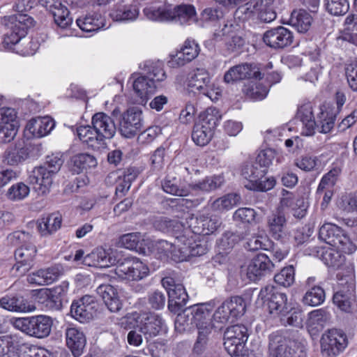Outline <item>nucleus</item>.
Returning <instances> with one entry per match:
<instances>
[{
  "instance_id": "37998d69",
  "label": "nucleus",
  "mask_w": 357,
  "mask_h": 357,
  "mask_svg": "<svg viewBox=\"0 0 357 357\" xmlns=\"http://www.w3.org/2000/svg\"><path fill=\"white\" fill-rule=\"evenodd\" d=\"M261 75L244 85L243 92L247 98L254 101H258L264 100L267 96L269 86L264 85L261 82Z\"/></svg>"
},
{
  "instance_id": "7ed1b4c3",
  "label": "nucleus",
  "mask_w": 357,
  "mask_h": 357,
  "mask_svg": "<svg viewBox=\"0 0 357 357\" xmlns=\"http://www.w3.org/2000/svg\"><path fill=\"white\" fill-rule=\"evenodd\" d=\"M276 151L266 149L259 152L255 162H246L241 170L243 177L246 180L245 187L250 190L268 191L275 185L273 177H265L267 168L275 158Z\"/></svg>"
},
{
  "instance_id": "79ce46f5",
  "label": "nucleus",
  "mask_w": 357,
  "mask_h": 357,
  "mask_svg": "<svg viewBox=\"0 0 357 357\" xmlns=\"http://www.w3.org/2000/svg\"><path fill=\"white\" fill-rule=\"evenodd\" d=\"M139 9L136 4L119 5L111 10L109 16L113 21L131 22L136 20Z\"/></svg>"
},
{
  "instance_id": "423d86ee",
  "label": "nucleus",
  "mask_w": 357,
  "mask_h": 357,
  "mask_svg": "<svg viewBox=\"0 0 357 357\" xmlns=\"http://www.w3.org/2000/svg\"><path fill=\"white\" fill-rule=\"evenodd\" d=\"M10 323L15 328L29 336L44 338L50 334L53 320L49 316L40 314L13 318L10 319Z\"/></svg>"
},
{
  "instance_id": "864d4df0",
  "label": "nucleus",
  "mask_w": 357,
  "mask_h": 357,
  "mask_svg": "<svg viewBox=\"0 0 357 357\" xmlns=\"http://www.w3.org/2000/svg\"><path fill=\"white\" fill-rule=\"evenodd\" d=\"M335 119L336 112L328 106H321L318 116V122L320 125L319 132L324 134L329 133L334 128Z\"/></svg>"
},
{
  "instance_id": "bf43d9fd",
  "label": "nucleus",
  "mask_w": 357,
  "mask_h": 357,
  "mask_svg": "<svg viewBox=\"0 0 357 357\" xmlns=\"http://www.w3.org/2000/svg\"><path fill=\"white\" fill-rule=\"evenodd\" d=\"M222 17L223 13L220 9L206 8L201 13L200 17L197 22L203 27L213 26H215Z\"/></svg>"
},
{
  "instance_id": "c756f323",
  "label": "nucleus",
  "mask_w": 357,
  "mask_h": 357,
  "mask_svg": "<svg viewBox=\"0 0 357 357\" xmlns=\"http://www.w3.org/2000/svg\"><path fill=\"white\" fill-rule=\"evenodd\" d=\"M261 72L255 66L249 63H242L230 68L224 75V82L227 84H234L238 81L257 78Z\"/></svg>"
},
{
  "instance_id": "4468645a",
  "label": "nucleus",
  "mask_w": 357,
  "mask_h": 357,
  "mask_svg": "<svg viewBox=\"0 0 357 357\" xmlns=\"http://www.w3.org/2000/svg\"><path fill=\"white\" fill-rule=\"evenodd\" d=\"M248 340L247 328L243 325L229 327L224 334V346L231 357H241Z\"/></svg>"
},
{
  "instance_id": "f257e3e1",
  "label": "nucleus",
  "mask_w": 357,
  "mask_h": 357,
  "mask_svg": "<svg viewBox=\"0 0 357 357\" xmlns=\"http://www.w3.org/2000/svg\"><path fill=\"white\" fill-rule=\"evenodd\" d=\"M215 303L210 301L197 303L190 306L182 313H178L175 319L176 330H185L190 324H194L198 331V337L195 344L194 350L199 353L206 344L208 337L214 329L212 322L211 312L214 308Z\"/></svg>"
},
{
  "instance_id": "5fc2aeb1",
  "label": "nucleus",
  "mask_w": 357,
  "mask_h": 357,
  "mask_svg": "<svg viewBox=\"0 0 357 357\" xmlns=\"http://www.w3.org/2000/svg\"><path fill=\"white\" fill-rule=\"evenodd\" d=\"M155 228L164 233H169L175 236L182 234L181 229L183 225L176 220H171L165 217H161L155 220Z\"/></svg>"
},
{
  "instance_id": "9d476101",
  "label": "nucleus",
  "mask_w": 357,
  "mask_h": 357,
  "mask_svg": "<svg viewBox=\"0 0 357 357\" xmlns=\"http://www.w3.org/2000/svg\"><path fill=\"white\" fill-rule=\"evenodd\" d=\"M259 300L266 303L269 314L274 317H283L289 312L287 295L278 291L272 284H268L260 290L257 302Z\"/></svg>"
},
{
  "instance_id": "338daca9",
  "label": "nucleus",
  "mask_w": 357,
  "mask_h": 357,
  "mask_svg": "<svg viewBox=\"0 0 357 357\" xmlns=\"http://www.w3.org/2000/svg\"><path fill=\"white\" fill-rule=\"evenodd\" d=\"M340 173V169L334 167L326 174L321 178L317 190V195H321L324 190H332L337 177Z\"/></svg>"
},
{
  "instance_id": "b1692460",
  "label": "nucleus",
  "mask_w": 357,
  "mask_h": 357,
  "mask_svg": "<svg viewBox=\"0 0 357 357\" xmlns=\"http://www.w3.org/2000/svg\"><path fill=\"white\" fill-rule=\"evenodd\" d=\"M199 46L194 40H186L181 49L169 55L167 63L171 68L183 66L195 59L199 52Z\"/></svg>"
},
{
  "instance_id": "f3484780",
  "label": "nucleus",
  "mask_w": 357,
  "mask_h": 357,
  "mask_svg": "<svg viewBox=\"0 0 357 357\" xmlns=\"http://www.w3.org/2000/svg\"><path fill=\"white\" fill-rule=\"evenodd\" d=\"M162 284L169 296V310L171 312H177L188 301V296L183 285L176 282L172 277L162 278Z\"/></svg>"
},
{
  "instance_id": "4be33fe9",
  "label": "nucleus",
  "mask_w": 357,
  "mask_h": 357,
  "mask_svg": "<svg viewBox=\"0 0 357 357\" xmlns=\"http://www.w3.org/2000/svg\"><path fill=\"white\" fill-rule=\"evenodd\" d=\"M173 6L160 0L149 1L143 9V13L149 20L157 22H171Z\"/></svg>"
},
{
  "instance_id": "5701e85b",
  "label": "nucleus",
  "mask_w": 357,
  "mask_h": 357,
  "mask_svg": "<svg viewBox=\"0 0 357 357\" xmlns=\"http://www.w3.org/2000/svg\"><path fill=\"white\" fill-rule=\"evenodd\" d=\"M119 253L113 250H106L102 248H97L91 253L84 256L83 264L88 266L106 268L116 265Z\"/></svg>"
},
{
  "instance_id": "393cba45",
  "label": "nucleus",
  "mask_w": 357,
  "mask_h": 357,
  "mask_svg": "<svg viewBox=\"0 0 357 357\" xmlns=\"http://www.w3.org/2000/svg\"><path fill=\"white\" fill-rule=\"evenodd\" d=\"M76 24L82 31L89 33H97L110 26L105 15L98 11H91L79 17Z\"/></svg>"
},
{
  "instance_id": "6e6552de",
  "label": "nucleus",
  "mask_w": 357,
  "mask_h": 357,
  "mask_svg": "<svg viewBox=\"0 0 357 357\" xmlns=\"http://www.w3.org/2000/svg\"><path fill=\"white\" fill-rule=\"evenodd\" d=\"M41 145L29 142H17L9 146L3 155V162L10 166H18L24 162L37 159L41 154Z\"/></svg>"
},
{
  "instance_id": "9b49d317",
  "label": "nucleus",
  "mask_w": 357,
  "mask_h": 357,
  "mask_svg": "<svg viewBox=\"0 0 357 357\" xmlns=\"http://www.w3.org/2000/svg\"><path fill=\"white\" fill-rule=\"evenodd\" d=\"M62 161L56 159L52 168L46 166L34 167L29 174V181L38 195H45L50 192L54 175L58 172Z\"/></svg>"
},
{
  "instance_id": "7c9ffc66",
  "label": "nucleus",
  "mask_w": 357,
  "mask_h": 357,
  "mask_svg": "<svg viewBox=\"0 0 357 357\" xmlns=\"http://www.w3.org/2000/svg\"><path fill=\"white\" fill-rule=\"evenodd\" d=\"M96 292L111 312H116L121 309L122 301L118 288L109 284H102L98 287Z\"/></svg>"
},
{
  "instance_id": "de8ad7c7",
  "label": "nucleus",
  "mask_w": 357,
  "mask_h": 357,
  "mask_svg": "<svg viewBox=\"0 0 357 357\" xmlns=\"http://www.w3.org/2000/svg\"><path fill=\"white\" fill-rule=\"evenodd\" d=\"M225 177L222 174L206 176L195 184L190 185V192L192 191H202L210 192L220 188L225 183Z\"/></svg>"
},
{
  "instance_id": "a878e982",
  "label": "nucleus",
  "mask_w": 357,
  "mask_h": 357,
  "mask_svg": "<svg viewBox=\"0 0 357 357\" xmlns=\"http://www.w3.org/2000/svg\"><path fill=\"white\" fill-rule=\"evenodd\" d=\"M150 243H151V239L139 232L122 235L118 241L119 246L135 250L139 254L144 255H148L151 251H153L152 248L149 246Z\"/></svg>"
},
{
  "instance_id": "052dcab7",
  "label": "nucleus",
  "mask_w": 357,
  "mask_h": 357,
  "mask_svg": "<svg viewBox=\"0 0 357 357\" xmlns=\"http://www.w3.org/2000/svg\"><path fill=\"white\" fill-rule=\"evenodd\" d=\"M213 130L206 126L196 123L193 128L192 139L198 146H205L211 141Z\"/></svg>"
},
{
  "instance_id": "8fccbe9b",
  "label": "nucleus",
  "mask_w": 357,
  "mask_h": 357,
  "mask_svg": "<svg viewBox=\"0 0 357 357\" xmlns=\"http://www.w3.org/2000/svg\"><path fill=\"white\" fill-rule=\"evenodd\" d=\"M333 303L342 312L352 313L357 311L356 296L352 293L337 291L333 295Z\"/></svg>"
},
{
  "instance_id": "f03ea898",
  "label": "nucleus",
  "mask_w": 357,
  "mask_h": 357,
  "mask_svg": "<svg viewBox=\"0 0 357 357\" xmlns=\"http://www.w3.org/2000/svg\"><path fill=\"white\" fill-rule=\"evenodd\" d=\"M144 73H134L129 79L135 95L142 105H145L149 100L157 92L160 82L167 78L162 61H146L144 66Z\"/></svg>"
},
{
  "instance_id": "2eb2a0df",
  "label": "nucleus",
  "mask_w": 357,
  "mask_h": 357,
  "mask_svg": "<svg viewBox=\"0 0 357 357\" xmlns=\"http://www.w3.org/2000/svg\"><path fill=\"white\" fill-rule=\"evenodd\" d=\"M348 345L347 335L337 329L328 330L321 339V352L328 357H335Z\"/></svg>"
},
{
  "instance_id": "a19ab883",
  "label": "nucleus",
  "mask_w": 357,
  "mask_h": 357,
  "mask_svg": "<svg viewBox=\"0 0 357 357\" xmlns=\"http://www.w3.org/2000/svg\"><path fill=\"white\" fill-rule=\"evenodd\" d=\"M273 266L269 257L265 254H258L249 264L247 275L250 280H255Z\"/></svg>"
},
{
  "instance_id": "13d9d810",
  "label": "nucleus",
  "mask_w": 357,
  "mask_h": 357,
  "mask_svg": "<svg viewBox=\"0 0 357 357\" xmlns=\"http://www.w3.org/2000/svg\"><path fill=\"white\" fill-rule=\"evenodd\" d=\"M241 24L235 22V19L227 20L224 22L222 26L215 29L213 35V40L215 42L224 40L225 38H231L232 35L238 32Z\"/></svg>"
},
{
  "instance_id": "69168bd1",
  "label": "nucleus",
  "mask_w": 357,
  "mask_h": 357,
  "mask_svg": "<svg viewBox=\"0 0 357 357\" xmlns=\"http://www.w3.org/2000/svg\"><path fill=\"white\" fill-rule=\"evenodd\" d=\"M233 218L236 221L248 224H257L260 222L261 218L257 213L251 208H240L234 213Z\"/></svg>"
},
{
  "instance_id": "f8f14e48",
  "label": "nucleus",
  "mask_w": 357,
  "mask_h": 357,
  "mask_svg": "<svg viewBox=\"0 0 357 357\" xmlns=\"http://www.w3.org/2000/svg\"><path fill=\"white\" fill-rule=\"evenodd\" d=\"M245 309L246 305L243 298L241 296H234L224 301L218 307L213 318L215 321L220 324L232 323L244 314Z\"/></svg>"
},
{
  "instance_id": "774afa93",
  "label": "nucleus",
  "mask_w": 357,
  "mask_h": 357,
  "mask_svg": "<svg viewBox=\"0 0 357 357\" xmlns=\"http://www.w3.org/2000/svg\"><path fill=\"white\" fill-rule=\"evenodd\" d=\"M295 279V271L293 266H288L283 268L274 277L275 283L280 286L287 287L291 286Z\"/></svg>"
},
{
  "instance_id": "6e6d98bb",
  "label": "nucleus",
  "mask_w": 357,
  "mask_h": 357,
  "mask_svg": "<svg viewBox=\"0 0 357 357\" xmlns=\"http://www.w3.org/2000/svg\"><path fill=\"white\" fill-rule=\"evenodd\" d=\"M240 196L236 193H229L217 198L211 203V208L214 211L223 212L231 209L239 203Z\"/></svg>"
},
{
  "instance_id": "6ab92c4d",
  "label": "nucleus",
  "mask_w": 357,
  "mask_h": 357,
  "mask_svg": "<svg viewBox=\"0 0 357 357\" xmlns=\"http://www.w3.org/2000/svg\"><path fill=\"white\" fill-rule=\"evenodd\" d=\"M344 44L347 51L352 52L355 60L347 65L345 73L348 84L351 89L357 91V34L354 33H344L340 38Z\"/></svg>"
},
{
  "instance_id": "dca6fc26",
  "label": "nucleus",
  "mask_w": 357,
  "mask_h": 357,
  "mask_svg": "<svg viewBox=\"0 0 357 357\" xmlns=\"http://www.w3.org/2000/svg\"><path fill=\"white\" fill-rule=\"evenodd\" d=\"M144 125L142 110L137 107L128 108L119 120V131L126 138H132L142 130Z\"/></svg>"
},
{
  "instance_id": "4c0bfd02",
  "label": "nucleus",
  "mask_w": 357,
  "mask_h": 357,
  "mask_svg": "<svg viewBox=\"0 0 357 357\" xmlns=\"http://www.w3.org/2000/svg\"><path fill=\"white\" fill-rule=\"evenodd\" d=\"M269 340L268 357H293L290 340L279 334L271 335Z\"/></svg>"
},
{
  "instance_id": "aec40b11",
  "label": "nucleus",
  "mask_w": 357,
  "mask_h": 357,
  "mask_svg": "<svg viewBox=\"0 0 357 357\" xmlns=\"http://www.w3.org/2000/svg\"><path fill=\"white\" fill-rule=\"evenodd\" d=\"M37 253V249L33 243L22 245L15 251V264L13 266V271L17 275H25L33 266L34 259Z\"/></svg>"
},
{
  "instance_id": "1a4fd4ad",
  "label": "nucleus",
  "mask_w": 357,
  "mask_h": 357,
  "mask_svg": "<svg viewBox=\"0 0 357 357\" xmlns=\"http://www.w3.org/2000/svg\"><path fill=\"white\" fill-rule=\"evenodd\" d=\"M115 273L122 279L130 281H139L149 274L146 263L134 256L119 257L116 264Z\"/></svg>"
},
{
  "instance_id": "412c9836",
  "label": "nucleus",
  "mask_w": 357,
  "mask_h": 357,
  "mask_svg": "<svg viewBox=\"0 0 357 357\" xmlns=\"http://www.w3.org/2000/svg\"><path fill=\"white\" fill-rule=\"evenodd\" d=\"M97 306L98 303L94 297L85 295L82 298L73 302L70 313L72 317L80 323L88 322L96 314Z\"/></svg>"
},
{
  "instance_id": "09e8293b",
  "label": "nucleus",
  "mask_w": 357,
  "mask_h": 357,
  "mask_svg": "<svg viewBox=\"0 0 357 357\" xmlns=\"http://www.w3.org/2000/svg\"><path fill=\"white\" fill-rule=\"evenodd\" d=\"M162 188L165 192L176 196L185 197L190 193V185L181 183L174 176H166L162 183Z\"/></svg>"
},
{
  "instance_id": "e2e57ef3",
  "label": "nucleus",
  "mask_w": 357,
  "mask_h": 357,
  "mask_svg": "<svg viewBox=\"0 0 357 357\" xmlns=\"http://www.w3.org/2000/svg\"><path fill=\"white\" fill-rule=\"evenodd\" d=\"M30 194V188L23 182L13 184L7 190L6 197L13 202L25 199Z\"/></svg>"
},
{
  "instance_id": "680f3d73",
  "label": "nucleus",
  "mask_w": 357,
  "mask_h": 357,
  "mask_svg": "<svg viewBox=\"0 0 357 357\" xmlns=\"http://www.w3.org/2000/svg\"><path fill=\"white\" fill-rule=\"evenodd\" d=\"M222 118V115L215 107H208L199 115V120L197 123L214 130Z\"/></svg>"
},
{
  "instance_id": "cd10ccee",
  "label": "nucleus",
  "mask_w": 357,
  "mask_h": 357,
  "mask_svg": "<svg viewBox=\"0 0 357 357\" xmlns=\"http://www.w3.org/2000/svg\"><path fill=\"white\" fill-rule=\"evenodd\" d=\"M297 119L301 122V134L305 136H312L315 132L317 123L315 121L313 105L311 102L304 100L298 105Z\"/></svg>"
},
{
  "instance_id": "2f4dec72",
  "label": "nucleus",
  "mask_w": 357,
  "mask_h": 357,
  "mask_svg": "<svg viewBox=\"0 0 357 357\" xmlns=\"http://www.w3.org/2000/svg\"><path fill=\"white\" fill-rule=\"evenodd\" d=\"M77 135L79 140L89 148L93 150H101L107 146L93 126H80L77 128Z\"/></svg>"
},
{
  "instance_id": "0eeeda50",
  "label": "nucleus",
  "mask_w": 357,
  "mask_h": 357,
  "mask_svg": "<svg viewBox=\"0 0 357 357\" xmlns=\"http://www.w3.org/2000/svg\"><path fill=\"white\" fill-rule=\"evenodd\" d=\"M319 237L321 241L345 254H351L356 250L355 243L347 234L335 224H324L319 229Z\"/></svg>"
},
{
  "instance_id": "c9c22d12",
  "label": "nucleus",
  "mask_w": 357,
  "mask_h": 357,
  "mask_svg": "<svg viewBox=\"0 0 357 357\" xmlns=\"http://www.w3.org/2000/svg\"><path fill=\"white\" fill-rule=\"evenodd\" d=\"M140 331L149 337L158 335L160 332L166 331V326L162 317L157 314H143L141 319Z\"/></svg>"
},
{
  "instance_id": "20e7f679",
  "label": "nucleus",
  "mask_w": 357,
  "mask_h": 357,
  "mask_svg": "<svg viewBox=\"0 0 357 357\" xmlns=\"http://www.w3.org/2000/svg\"><path fill=\"white\" fill-rule=\"evenodd\" d=\"M204 215L188 214L186 217L188 227H183L182 234L176 236V245L180 249L179 258L188 259L190 257L201 256L207 251L205 241L200 240L203 233Z\"/></svg>"
},
{
  "instance_id": "ddd939ff",
  "label": "nucleus",
  "mask_w": 357,
  "mask_h": 357,
  "mask_svg": "<svg viewBox=\"0 0 357 357\" xmlns=\"http://www.w3.org/2000/svg\"><path fill=\"white\" fill-rule=\"evenodd\" d=\"M45 7L52 14L55 23L59 27L57 30L60 37H68L73 35L70 29L73 19L70 16L67 7L59 0H44Z\"/></svg>"
},
{
  "instance_id": "0e129e2a",
  "label": "nucleus",
  "mask_w": 357,
  "mask_h": 357,
  "mask_svg": "<svg viewBox=\"0 0 357 357\" xmlns=\"http://www.w3.org/2000/svg\"><path fill=\"white\" fill-rule=\"evenodd\" d=\"M324 300L325 292L324 289L319 286H314L306 291L303 302L305 305L314 307L323 303Z\"/></svg>"
},
{
  "instance_id": "49530a36",
  "label": "nucleus",
  "mask_w": 357,
  "mask_h": 357,
  "mask_svg": "<svg viewBox=\"0 0 357 357\" xmlns=\"http://www.w3.org/2000/svg\"><path fill=\"white\" fill-rule=\"evenodd\" d=\"M211 81L209 75L204 70H197L187 80V89L194 93H202Z\"/></svg>"
},
{
  "instance_id": "473e14b6",
  "label": "nucleus",
  "mask_w": 357,
  "mask_h": 357,
  "mask_svg": "<svg viewBox=\"0 0 357 357\" xmlns=\"http://www.w3.org/2000/svg\"><path fill=\"white\" fill-rule=\"evenodd\" d=\"M63 273V267L61 265H55L29 275L27 281L30 284L37 285L50 284L58 280Z\"/></svg>"
},
{
  "instance_id": "4d7b16f0",
  "label": "nucleus",
  "mask_w": 357,
  "mask_h": 357,
  "mask_svg": "<svg viewBox=\"0 0 357 357\" xmlns=\"http://www.w3.org/2000/svg\"><path fill=\"white\" fill-rule=\"evenodd\" d=\"M290 23L298 31L304 33L311 26L312 17L304 10H294L291 15Z\"/></svg>"
},
{
  "instance_id": "f704fd0d",
  "label": "nucleus",
  "mask_w": 357,
  "mask_h": 357,
  "mask_svg": "<svg viewBox=\"0 0 357 357\" xmlns=\"http://www.w3.org/2000/svg\"><path fill=\"white\" fill-rule=\"evenodd\" d=\"M0 306L8 311L28 313L36 310L35 305L22 296H5L0 299Z\"/></svg>"
},
{
  "instance_id": "72a5a7b5",
  "label": "nucleus",
  "mask_w": 357,
  "mask_h": 357,
  "mask_svg": "<svg viewBox=\"0 0 357 357\" xmlns=\"http://www.w3.org/2000/svg\"><path fill=\"white\" fill-rule=\"evenodd\" d=\"M91 124L104 142L112 138L116 132V126L112 119L104 112H98L92 116Z\"/></svg>"
},
{
  "instance_id": "c85d7f7f",
  "label": "nucleus",
  "mask_w": 357,
  "mask_h": 357,
  "mask_svg": "<svg viewBox=\"0 0 357 357\" xmlns=\"http://www.w3.org/2000/svg\"><path fill=\"white\" fill-rule=\"evenodd\" d=\"M54 120L48 116H37L31 119L25 127V134L29 137L40 138L47 135L54 128Z\"/></svg>"
},
{
  "instance_id": "a211bd4d",
  "label": "nucleus",
  "mask_w": 357,
  "mask_h": 357,
  "mask_svg": "<svg viewBox=\"0 0 357 357\" xmlns=\"http://www.w3.org/2000/svg\"><path fill=\"white\" fill-rule=\"evenodd\" d=\"M17 117L15 109L0 108V143L6 144L14 139L18 129Z\"/></svg>"
},
{
  "instance_id": "bb28decb",
  "label": "nucleus",
  "mask_w": 357,
  "mask_h": 357,
  "mask_svg": "<svg viewBox=\"0 0 357 357\" xmlns=\"http://www.w3.org/2000/svg\"><path fill=\"white\" fill-rule=\"evenodd\" d=\"M264 42L274 49L284 48L293 42L292 33L283 26H278L266 31L263 37Z\"/></svg>"
},
{
  "instance_id": "e433bc0d",
  "label": "nucleus",
  "mask_w": 357,
  "mask_h": 357,
  "mask_svg": "<svg viewBox=\"0 0 357 357\" xmlns=\"http://www.w3.org/2000/svg\"><path fill=\"white\" fill-rule=\"evenodd\" d=\"M269 234L277 240L284 238L287 234V219L283 212L277 211L267 217Z\"/></svg>"
},
{
  "instance_id": "a18cd8bd",
  "label": "nucleus",
  "mask_w": 357,
  "mask_h": 357,
  "mask_svg": "<svg viewBox=\"0 0 357 357\" xmlns=\"http://www.w3.org/2000/svg\"><path fill=\"white\" fill-rule=\"evenodd\" d=\"M275 0H252L257 19L264 22H271L276 17L274 9Z\"/></svg>"
},
{
  "instance_id": "c03bdc74",
  "label": "nucleus",
  "mask_w": 357,
  "mask_h": 357,
  "mask_svg": "<svg viewBox=\"0 0 357 357\" xmlns=\"http://www.w3.org/2000/svg\"><path fill=\"white\" fill-rule=\"evenodd\" d=\"M173 17L172 21L181 24H190L197 22L196 10L191 5L182 4L176 6H173Z\"/></svg>"
},
{
  "instance_id": "58836bf2",
  "label": "nucleus",
  "mask_w": 357,
  "mask_h": 357,
  "mask_svg": "<svg viewBox=\"0 0 357 357\" xmlns=\"http://www.w3.org/2000/svg\"><path fill=\"white\" fill-rule=\"evenodd\" d=\"M149 246L152 248L153 251L150 254H155L158 257L162 256L171 257L174 261H183L187 259H181L179 258L180 249L176 245V239L173 243H169L165 240L152 241Z\"/></svg>"
},
{
  "instance_id": "603ef678",
  "label": "nucleus",
  "mask_w": 357,
  "mask_h": 357,
  "mask_svg": "<svg viewBox=\"0 0 357 357\" xmlns=\"http://www.w3.org/2000/svg\"><path fill=\"white\" fill-rule=\"evenodd\" d=\"M61 225V216L52 213L43 217L38 221V229L43 236H46L57 231Z\"/></svg>"
},
{
  "instance_id": "ea45409f",
  "label": "nucleus",
  "mask_w": 357,
  "mask_h": 357,
  "mask_svg": "<svg viewBox=\"0 0 357 357\" xmlns=\"http://www.w3.org/2000/svg\"><path fill=\"white\" fill-rule=\"evenodd\" d=\"M66 344L75 357L83 353L86 345V337L83 332L76 328H68L66 331Z\"/></svg>"
},
{
  "instance_id": "39448f33",
  "label": "nucleus",
  "mask_w": 357,
  "mask_h": 357,
  "mask_svg": "<svg viewBox=\"0 0 357 357\" xmlns=\"http://www.w3.org/2000/svg\"><path fill=\"white\" fill-rule=\"evenodd\" d=\"M33 25V19L26 14L18 13L8 17V31L0 43V51L17 52L19 43L26 36L29 28Z\"/></svg>"
},
{
  "instance_id": "3c124183",
  "label": "nucleus",
  "mask_w": 357,
  "mask_h": 357,
  "mask_svg": "<svg viewBox=\"0 0 357 357\" xmlns=\"http://www.w3.org/2000/svg\"><path fill=\"white\" fill-rule=\"evenodd\" d=\"M96 158L88 153H79L71 158V169L75 174H79L97 165Z\"/></svg>"
}]
</instances>
